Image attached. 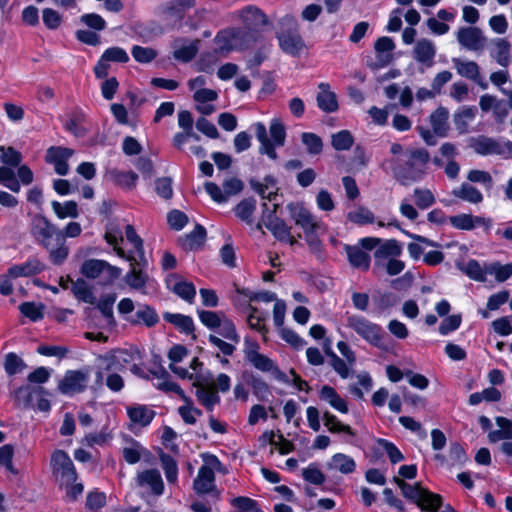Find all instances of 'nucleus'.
Instances as JSON below:
<instances>
[{
	"label": "nucleus",
	"instance_id": "nucleus-29",
	"mask_svg": "<svg viewBox=\"0 0 512 512\" xmlns=\"http://www.w3.org/2000/svg\"><path fill=\"white\" fill-rule=\"evenodd\" d=\"M318 89L316 98L318 107L327 113L335 112L338 109V102L335 93L330 90V85L322 82L318 85Z\"/></svg>",
	"mask_w": 512,
	"mask_h": 512
},
{
	"label": "nucleus",
	"instance_id": "nucleus-24",
	"mask_svg": "<svg viewBox=\"0 0 512 512\" xmlns=\"http://www.w3.org/2000/svg\"><path fill=\"white\" fill-rule=\"evenodd\" d=\"M436 51L433 41L422 38L414 46L413 57L417 62L424 64L426 67H431L434 64Z\"/></svg>",
	"mask_w": 512,
	"mask_h": 512
},
{
	"label": "nucleus",
	"instance_id": "nucleus-54",
	"mask_svg": "<svg viewBox=\"0 0 512 512\" xmlns=\"http://www.w3.org/2000/svg\"><path fill=\"white\" fill-rule=\"evenodd\" d=\"M52 209L60 219H65L67 217L76 218L78 216V206L74 201H66L64 203L53 201Z\"/></svg>",
	"mask_w": 512,
	"mask_h": 512
},
{
	"label": "nucleus",
	"instance_id": "nucleus-12",
	"mask_svg": "<svg viewBox=\"0 0 512 512\" xmlns=\"http://www.w3.org/2000/svg\"><path fill=\"white\" fill-rule=\"evenodd\" d=\"M136 486L149 495L159 497L164 493L165 485L157 469L139 471L135 477Z\"/></svg>",
	"mask_w": 512,
	"mask_h": 512
},
{
	"label": "nucleus",
	"instance_id": "nucleus-25",
	"mask_svg": "<svg viewBox=\"0 0 512 512\" xmlns=\"http://www.w3.org/2000/svg\"><path fill=\"white\" fill-rule=\"evenodd\" d=\"M125 320L132 325L153 327L159 322V316L153 307L141 304L138 306L136 312L133 315L126 316Z\"/></svg>",
	"mask_w": 512,
	"mask_h": 512
},
{
	"label": "nucleus",
	"instance_id": "nucleus-44",
	"mask_svg": "<svg viewBox=\"0 0 512 512\" xmlns=\"http://www.w3.org/2000/svg\"><path fill=\"white\" fill-rule=\"evenodd\" d=\"M108 178L115 184L126 188L132 189L136 186L138 176L132 171L124 172L117 169L110 170L108 172Z\"/></svg>",
	"mask_w": 512,
	"mask_h": 512
},
{
	"label": "nucleus",
	"instance_id": "nucleus-58",
	"mask_svg": "<svg viewBox=\"0 0 512 512\" xmlns=\"http://www.w3.org/2000/svg\"><path fill=\"white\" fill-rule=\"evenodd\" d=\"M486 273L494 275L498 282H504L512 276V263L501 265L500 263H491L486 265Z\"/></svg>",
	"mask_w": 512,
	"mask_h": 512
},
{
	"label": "nucleus",
	"instance_id": "nucleus-52",
	"mask_svg": "<svg viewBox=\"0 0 512 512\" xmlns=\"http://www.w3.org/2000/svg\"><path fill=\"white\" fill-rule=\"evenodd\" d=\"M183 400L185 403L178 408V413L186 424L193 425L196 423L197 418L202 415V412L193 406L189 398L184 397Z\"/></svg>",
	"mask_w": 512,
	"mask_h": 512
},
{
	"label": "nucleus",
	"instance_id": "nucleus-4",
	"mask_svg": "<svg viewBox=\"0 0 512 512\" xmlns=\"http://www.w3.org/2000/svg\"><path fill=\"white\" fill-rule=\"evenodd\" d=\"M257 140L260 142L259 153L267 155L270 159L276 160L278 154L276 147H282L286 140V128L283 122L278 118H273L269 125L270 138L267 135V129L261 122L253 125Z\"/></svg>",
	"mask_w": 512,
	"mask_h": 512
},
{
	"label": "nucleus",
	"instance_id": "nucleus-35",
	"mask_svg": "<svg viewBox=\"0 0 512 512\" xmlns=\"http://www.w3.org/2000/svg\"><path fill=\"white\" fill-rule=\"evenodd\" d=\"M449 112L444 107H439L430 115V124L433 133L440 137H445L449 130L448 125Z\"/></svg>",
	"mask_w": 512,
	"mask_h": 512
},
{
	"label": "nucleus",
	"instance_id": "nucleus-41",
	"mask_svg": "<svg viewBox=\"0 0 512 512\" xmlns=\"http://www.w3.org/2000/svg\"><path fill=\"white\" fill-rule=\"evenodd\" d=\"M250 185L263 199H268L269 201L275 200L278 188L276 187V181L273 177H265L264 182L251 181Z\"/></svg>",
	"mask_w": 512,
	"mask_h": 512
},
{
	"label": "nucleus",
	"instance_id": "nucleus-61",
	"mask_svg": "<svg viewBox=\"0 0 512 512\" xmlns=\"http://www.w3.org/2000/svg\"><path fill=\"white\" fill-rule=\"evenodd\" d=\"M44 306L35 302H24L19 306L20 312L33 322H37L44 317Z\"/></svg>",
	"mask_w": 512,
	"mask_h": 512
},
{
	"label": "nucleus",
	"instance_id": "nucleus-5",
	"mask_svg": "<svg viewBox=\"0 0 512 512\" xmlns=\"http://www.w3.org/2000/svg\"><path fill=\"white\" fill-rule=\"evenodd\" d=\"M204 464L199 468L193 481V489L197 494H210L216 491L215 472L226 474L227 469L214 454H202Z\"/></svg>",
	"mask_w": 512,
	"mask_h": 512
},
{
	"label": "nucleus",
	"instance_id": "nucleus-37",
	"mask_svg": "<svg viewBox=\"0 0 512 512\" xmlns=\"http://www.w3.org/2000/svg\"><path fill=\"white\" fill-rule=\"evenodd\" d=\"M393 481L400 488L402 495L406 499L414 502L416 505L422 502L421 499L426 489L421 486V483L417 482L411 485L399 477H394Z\"/></svg>",
	"mask_w": 512,
	"mask_h": 512
},
{
	"label": "nucleus",
	"instance_id": "nucleus-26",
	"mask_svg": "<svg viewBox=\"0 0 512 512\" xmlns=\"http://www.w3.org/2000/svg\"><path fill=\"white\" fill-rule=\"evenodd\" d=\"M374 48L377 53V62L371 65V67L378 69L387 66L393 59L391 54L395 48L393 40L386 36L380 37L375 42Z\"/></svg>",
	"mask_w": 512,
	"mask_h": 512
},
{
	"label": "nucleus",
	"instance_id": "nucleus-22",
	"mask_svg": "<svg viewBox=\"0 0 512 512\" xmlns=\"http://www.w3.org/2000/svg\"><path fill=\"white\" fill-rule=\"evenodd\" d=\"M108 364L125 371L126 366L134 362H141L142 356L137 348L118 350L104 359Z\"/></svg>",
	"mask_w": 512,
	"mask_h": 512
},
{
	"label": "nucleus",
	"instance_id": "nucleus-47",
	"mask_svg": "<svg viewBox=\"0 0 512 512\" xmlns=\"http://www.w3.org/2000/svg\"><path fill=\"white\" fill-rule=\"evenodd\" d=\"M256 210V200L253 198H247L242 200L235 207V215L248 225H252V215Z\"/></svg>",
	"mask_w": 512,
	"mask_h": 512
},
{
	"label": "nucleus",
	"instance_id": "nucleus-63",
	"mask_svg": "<svg viewBox=\"0 0 512 512\" xmlns=\"http://www.w3.org/2000/svg\"><path fill=\"white\" fill-rule=\"evenodd\" d=\"M467 180L471 183L482 184L486 190H491L494 185V181L491 174L484 170H470L467 174Z\"/></svg>",
	"mask_w": 512,
	"mask_h": 512
},
{
	"label": "nucleus",
	"instance_id": "nucleus-46",
	"mask_svg": "<svg viewBox=\"0 0 512 512\" xmlns=\"http://www.w3.org/2000/svg\"><path fill=\"white\" fill-rule=\"evenodd\" d=\"M105 240L107 241V243L114 247L116 254L120 258H124L130 255L125 253V251L121 247H119V244L123 241V235L122 230L116 225L110 224L107 227V230L105 232Z\"/></svg>",
	"mask_w": 512,
	"mask_h": 512
},
{
	"label": "nucleus",
	"instance_id": "nucleus-50",
	"mask_svg": "<svg viewBox=\"0 0 512 512\" xmlns=\"http://www.w3.org/2000/svg\"><path fill=\"white\" fill-rule=\"evenodd\" d=\"M84 120V113L81 110H74L69 119L65 122V129L77 137H82L86 134L85 128L82 126Z\"/></svg>",
	"mask_w": 512,
	"mask_h": 512
},
{
	"label": "nucleus",
	"instance_id": "nucleus-18",
	"mask_svg": "<svg viewBox=\"0 0 512 512\" xmlns=\"http://www.w3.org/2000/svg\"><path fill=\"white\" fill-rule=\"evenodd\" d=\"M244 34L236 28L225 29L217 33L215 43L217 50L220 52H231L234 50H243L244 42H242Z\"/></svg>",
	"mask_w": 512,
	"mask_h": 512
},
{
	"label": "nucleus",
	"instance_id": "nucleus-8",
	"mask_svg": "<svg viewBox=\"0 0 512 512\" xmlns=\"http://www.w3.org/2000/svg\"><path fill=\"white\" fill-rule=\"evenodd\" d=\"M51 469L61 485L68 486L76 482L77 473L69 455L63 450H56L51 456Z\"/></svg>",
	"mask_w": 512,
	"mask_h": 512
},
{
	"label": "nucleus",
	"instance_id": "nucleus-2",
	"mask_svg": "<svg viewBox=\"0 0 512 512\" xmlns=\"http://www.w3.org/2000/svg\"><path fill=\"white\" fill-rule=\"evenodd\" d=\"M31 233L36 241L49 253L54 265H61L69 255V247L63 231L42 215H35L31 222Z\"/></svg>",
	"mask_w": 512,
	"mask_h": 512
},
{
	"label": "nucleus",
	"instance_id": "nucleus-20",
	"mask_svg": "<svg viewBox=\"0 0 512 512\" xmlns=\"http://www.w3.org/2000/svg\"><path fill=\"white\" fill-rule=\"evenodd\" d=\"M126 413L131 422V426L137 428L149 426L156 416V412L152 407L139 403L127 406Z\"/></svg>",
	"mask_w": 512,
	"mask_h": 512
},
{
	"label": "nucleus",
	"instance_id": "nucleus-1",
	"mask_svg": "<svg viewBox=\"0 0 512 512\" xmlns=\"http://www.w3.org/2000/svg\"><path fill=\"white\" fill-rule=\"evenodd\" d=\"M387 160L393 177L403 186L419 182L426 174L430 154L425 148H404L400 143L390 146Z\"/></svg>",
	"mask_w": 512,
	"mask_h": 512
},
{
	"label": "nucleus",
	"instance_id": "nucleus-51",
	"mask_svg": "<svg viewBox=\"0 0 512 512\" xmlns=\"http://www.w3.org/2000/svg\"><path fill=\"white\" fill-rule=\"evenodd\" d=\"M162 469L169 484H176L178 480V465L175 459L169 454L160 455Z\"/></svg>",
	"mask_w": 512,
	"mask_h": 512
},
{
	"label": "nucleus",
	"instance_id": "nucleus-43",
	"mask_svg": "<svg viewBox=\"0 0 512 512\" xmlns=\"http://www.w3.org/2000/svg\"><path fill=\"white\" fill-rule=\"evenodd\" d=\"M346 218L349 222L359 226L372 224L375 222L374 213L364 206H358L350 210L346 214Z\"/></svg>",
	"mask_w": 512,
	"mask_h": 512
},
{
	"label": "nucleus",
	"instance_id": "nucleus-64",
	"mask_svg": "<svg viewBox=\"0 0 512 512\" xmlns=\"http://www.w3.org/2000/svg\"><path fill=\"white\" fill-rule=\"evenodd\" d=\"M0 161L5 166L18 167L22 162V155L13 147L0 146Z\"/></svg>",
	"mask_w": 512,
	"mask_h": 512
},
{
	"label": "nucleus",
	"instance_id": "nucleus-33",
	"mask_svg": "<svg viewBox=\"0 0 512 512\" xmlns=\"http://www.w3.org/2000/svg\"><path fill=\"white\" fill-rule=\"evenodd\" d=\"M163 318L168 323L174 325L180 333L193 335V338H195V335L193 334L195 326L193 319L190 316L180 313L165 312L163 314Z\"/></svg>",
	"mask_w": 512,
	"mask_h": 512
},
{
	"label": "nucleus",
	"instance_id": "nucleus-40",
	"mask_svg": "<svg viewBox=\"0 0 512 512\" xmlns=\"http://www.w3.org/2000/svg\"><path fill=\"white\" fill-rule=\"evenodd\" d=\"M328 468L342 474H351L356 469L354 459L344 453H336L331 457Z\"/></svg>",
	"mask_w": 512,
	"mask_h": 512
},
{
	"label": "nucleus",
	"instance_id": "nucleus-14",
	"mask_svg": "<svg viewBox=\"0 0 512 512\" xmlns=\"http://www.w3.org/2000/svg\"><path fill=\"white\" fill-rule=\"evenodd\" d=\"M456 38L461 47L473 52L482 51L487 42L482 30L475 26L460 27Z\"/></svg>",
	"mask_w": 512,
	"mask_h": 512
},
{
	"label": "nucleus",
	"instance_id": "nucleus-49",
	"mask_svg": "<svg viewBox=\"0 0 512 512\" xmlns=\"http://www.w3.org/2000/svg\"><path fill=\"white\" fill-rule=\"evenodd\" d=\"M324 425L328 428L331 433H345L349 436H355V432L349 425H345L338 420V418L326 411L323 413Z\"/></svg>",
	"mask_w": 512,
	"mask_h": 512
},
{
	"label": "nucleus",
	"instance_id": "nucleus-34",
	"mask_svg": "<svg viewBox=\"0 0 512 512\" xmlns=\"http://www.w3.org/2000/svg\"><path fill=\"white\" fill-rule=\"evenodd\" d=\"M452 195L471 204H479L484 199L481 191L468 182H463L459 187L454 188Z\"/></svg>",
	"mask_w": 512,
	"mask_h": 512
},
{
	"label": "nucleus",
	"instance_id": "nucleus-56",
	"mask_svg": "<svg viewBox=\"0 0 512 512\" xmlns=\"http://www.w3.org/2000/svg\"><path fill=\"white\" fill-rule=\"evenodd\" d=\"M353 143V136L348 130H341L332 135L331 145L337 151L349 150Z\"/></svg>",
	"mask_w": 512,
	"mask_h": 512
},
{
	"label": "nucleus",
	"instance_id": "nucleus-9",
	"mask_svg": "<svg viewBox=\"0 0 512 512\" xmlns=\"http://www.w3.org/2000/svg\"><path fill=\"white\" fill-rule=\"evenodd\" d=\"M90 379V369L67 370L58 383V390L68 396L82 393L86 390Z\"/></svg>",
	"mask_w": 512,
	"mask_h": 512
},
{
	"label": "nucleus",
	"instance_id": "nucleus-19",
	"mask_svg": "<svg viewBox=\"0 0 512 512\" xmlns=\"http://www.w3.org/2000/svg\"><path fill=\"white\" fill-rule=\"evenodd\" d=\"M74 154V150L61 146L50 147L45 156L47 163L54 165L55 172L58 175L64 176L69 172V165L67 161Z\"/></svg>",
	"mask_w": 512,
	"mask_h": 512
},
{
	"label": "nucleus",
	"instance_id": "nucleus-30",
	"mask_svg": "<svg viewBox=\"0 0 512 512\" xmlns=\"http://www.w3.org/2000/svg\"><path fill=\"white\" fill-rule=\"evenodd\" d=\"M350 265L354 268L367 271L370 267V255L359 246L344 245Z\"/></svg>",
	"mask_w": 512,
	"mask_h": 512
},
{
	"label": "nucleus",
	"instance_id": "nucleus-16",
	"mask_svg": "<svg viewBox=\"0 0 512 512\" xmlns=\"http://www.w3.org/2000/svg\"><path fill=\"white\" fill-rule=\"evenodd\" d=\"M120 372L118 368L105 362V366L96 372L95 384L102 386L105 382V385L110 391L115 393L120 392L125 385Z\"/></svg>",
	"mask_w": 512,
	"mask_h": 512
},
{
	"label": "nucleus",
	"instance_id": "nucleus-11",
	"mask_svg": "<svg viewBox=\"0 0 512 512\" xmlns=\"http://www.w3.org/2000/svg\"><path fill=\"white\" fill-rule=\"evenodd\" d=\"M123 259L129 261L130 270L124 277L125 283L133 290L146 293V285L149 281V275L144 271L147 261H141L140 258L129 255Z\"/></svg>",
	"mask_w": 512,
	"mask_h": 512
},
{
	"label": "nucleus",
	"instance_id": "nucleus-23",
	"mask_svg": "<svg viewBox=\"0 0 512 512\" xmlns=\"http://www.w3.org/2000/svg\"><path fill=\"white\" fill-rule=\"evenodd\" d=\"M244 27L259 32L260 28L268 24L267 16L255 6H247L239 12Z\"/></svg>",
	"mask_w": 512,
	"mask_h": 512
},
{
	"label": "nucleus",
	"instance_id": "nucleus-60",
	"mask_svg": "<svg viewBox=\"0 0 512 512\" xmlns=\"http://www.w3.org/2000/svg\"><path fill=\"white\" fill-rule=\"evenodd\" d=\"M116 301V294L115 293H109L103 295L98 303L97 308L101 312V314L108 320L109 323L114 322V316H113V305Z\"/></svg>",
	"mask_w": 512,
	"mask_h": 512
},
{
	"label": "nucleus",
	"instance_id": "nucleus-13",
	"mask_svg": "<svg viewBox=\"0 0 512 512\" xmlns=\"http://www.w3.org/2000/svg\"><path fill=\"white\" fill-rule=\"evenodd\" d=\"M473 148L480 155H500L512 159V142H499L492 138L481 136L473 143Z\"/></svg>",
	"mask_w": 512,
	"mask_h": 512
},
{
	"label": "nucleus",
	"instance_id": "nucleus-28",
	"mask_svg": "<svg viewBox=\"0 0 512 512\" xmlns=\"http://www.w3.org/2000/svg\"><path fill=\"white\" fill-rule=\"evenodd\" d=\"M451 225L456 229L472 230L478 225H485L490 228L492 225L491 219H486L479 216H472L470 214H459L450 217Z\"/></svg>",
	"mask_w": 512,
	"mask_h": 512
},
{
	"label": "nucleus",
	"instance_id": "nucleus-59",
	"mask_svg": "<svg viewBox=\"0 0 512 512\" xmlns=\"http://www.w3.org/2000/svg\"><path fill=\"white\" fill-rule=\"evenodd\" d=\"M301 140L309 154L318 155L322 152V139L315 133L304 132L301 134Z\"/></svg>",
	"mask_w": 512,
	"mask_h": 512
},
{
	"label": "nucleus",
	"instance_id": "nucleus-53",
	"mask_svg": "<svg viewBox=\"0 0 512 512\" xmlns=\"http://www.w3.org/2000/svg\"><path fill=\"white\" fill-rule=\"evenodd\" d=\"M0 184L14 193L20 192L21 185L10 166H0Z\"/></svg>",
	"mask_w": 512,
	"mask_h": 512
},
{
	"label": "nucleus",
	"instance_id": "nucleus-6",
	"mask_svg": "<svg viewBox=\"0 0 512 512\" xmlns=\"http://www.w3.org/2000/svg\"><path fill=\"white\" fill-rule=\"evenodd\" d=\"M280 25L277 39L281 50L293 57L300 56L305 50V44L298 32L297 21L292 16H285L281 19Z\"/></svg>",
	"mask_w": 512,
	"mask_h": 512
},
{
	"label": "nucleus",
	"instance_id": "nucleus-15",
	"mask_svg": "<svg viewBox=\"0 0 512 512\" xmlns=\"http://www.w3.org/2000/svg\"><path fill=\"white\" fill-rule=\"evenodd\" d=\"M289 208L296 225L304 230L305 235L313 236L322 228V222L303 206H293L291 204Z\"/></svg>",
	"mask_w": 512,
	"mask_h": 512
},
{
	"label": "nucleus",
	"instance_id": "nucleus-39",
	"mask_svg": "<svg viewBox=\"0 0 512 512\" xmlns=\"http://www.w3.org/2000/svg\"><path fill=\"white\" fill-rule=\"evenodd\" d=\"M403 233L409 238L415 240L416 242L409 243L407 246L408 253L413 260H419L421 255L423 254L424 248L421 244H425L431 247H437L438 244L424 236L413 234L409 231L403 230Z\"/></svg>",
	"mask_w": 512,
	"mask_h": 512
},
{
	"label": "nucleus",
	"instance_id": "nucleus-55",
	"mask_svg": "<svg viewBox=\"0 0 512 512\" xmlns=\"http://www.w3.org/2000/svg\"><path fill=\"white\" fill-rule=\"evenodd\" d=\"M421 503L417 504V506L423 512H437L442 504V498L439 494H435L430 492L429 490H425Z\"/></svg>",
	"mask_w": 512,
	"mask_h": 512
},
{
	"label": "nucleus",
	"instance_id": "nucleus-27",
	"mask_svg": "<svg viewBox=\"0 0 512 512\" xmlns=\"http://www.w3.org/2000/svg\"><path fill=\"white\" fill-rule=\"evenodd\" d=\"M319 399L340 413L349 412L347 401L332 386H322L319 390Z\"/></svg>",
	"mask_w": 512,
	"mask_h": 512
},
{
	"label": "nucleus",
	"instance_id": "nucleus-48",
	"mask_svg": "<svg viewBox=\"0 0 512 512\" xmlns=\"http://www.w3.org/2000/svg\"><path fill=\"white\" fill-rule=\"evenodd\" d=\"M71 290L78 300L89 304L96 303V297L84 280L78 279L77 281L72 282Z\"/></svg>",
	"mask_w": 512,
	"mask_h": 512
},
{
	"label": "nucleus",
	"instance_id": "nucleus-31",
	"mask_svg": "<svg viewBox=\"0 0 512 512\" xmlns=\"http://www.w3.org/2000/svg\"><path fill=\"white\" fill-rule=\"evenodd\" d=\"M493 49L491 57L502 67H508L511 62V44L503 38H496L491 42Z\"/></svg>",
	"mask_w": 512,
	"mask_h": 512
},
{
	"label": "nucleus",
	"instance_id": "nucleus-32",
	"mask_svg": "<svg viewBox=\"0 0 512 512\" xmlns=\"http://www.w3.org/2000/svg\"><path fill=\"white\" fill-rule=\"evenodd\" d=\"M44 265L41 261L36 258L29 259L26 262L11 266L8 271L9 275L13 278L29 277L36 275L43 271Z\"/></svg>",
	"mask_w": 512,
	"mask_h": 512
},
{
	"label": "nucleus",
	"instance_id": "nucleus-45",
	"mask_svg": "<svg viewBox=\"0 0 512 512\" xmlns=\"http://www.w3.org/2000/svg\"><path fill=\"white\" fill-rule=\"evenodd\" d=\"M206 238V230L201 225H196L193 231L187 234L183 240V247L188 250H195L200 248Z\"/></svg>",
	"mask_w": 512,
	"mask_h": 512
},
{
	"label": "nucleus",
	"instance_id": "nucleus-17",
	"mask_svg": "<svg viewBox=\"0 0 512 512\" xmlns=\"http://www.w3.org/2000/svg\"><path fill=\"white\" fill-rule=\"evenodd\" d=\"M167 289L176 294L182 300L192 304L196 296V288L192 282L184 280L179 275L171 273L166 279Z\"/></svg>",
	"mask_w": 512,
	"mask_h": 512
},
{
	"label": "nucleus",
	"instance_id": "nucleus-62",
	"mask_svg": "<svg viewBox=\"0 0 512 512\" xmlns=\"http://www.w3.org/2000/svg\"><path fill=\"white\" fill-rule=\"evenodd\" d=\"M377 444L386 453L391 463L396 464L404 460V455L392 442L379 438L377 439Z\"/></svg>",
	"mask_w": 512,
	"mask_h": 512
},
{
	"label": "nucleus",
	"instance_id": "nucleus-21",
	"mask_svg": "<svg viewBox=\"0 0 512 512\" xmlns=\"http://www.w3.org/2000/svg\"><path fill=\"white\" fill-rule=\"evenodd\" d=\"M402 244L396 239H388L382 242L374 252V266L380 267L385 261L398 258L402 255Z\"/></svg>",
	"mask_w": 512,
	"mask_h": 512
},
{
	"label": "nucleus",
	"instance_id": "nucleus-36",
	"mask_svg": "<svg viewBox=\"0 0 512 512\" xmlns=\"http://www.w3.org/2000/svg\"><path fill=\"white\" fill-rule=\"evenodd\" d=\"M198 388L196 396L198 401L206 407L207 410L212 411L214 406L220 402V397L214 387L206 385L204 382L196 383Z\"/></svg>",
	"mask_w": 512,
	"mask_h": 512
},
{
	"label": "nucleus",
	"instance_id": "nucleus-42",
	"mask_svg": "<svg viewBox=\"0 0 512 512\" xmlns=\"http://www.w3.org/2000/svg\"><path fill=\"white\" fill-rule=\"evenodd\" d=\"M45 393V389L41 386H21L13 392V397L18 405L28 407L32 403L34 396H40Z\"/></svg>",
	"mask_w": 512,
	"mask_h": 512
},
{
	"label": "nucleus",
	"instance_id": "nucleus-57",
	"mask_svg": "<svg viewBox=\"0 0 512 512\" xmlns=\"http://www.w3.org/2000/svg\"><path fill=\"white\" fill-rule=\"evenodd\" d=\"M106 261L99 259L86 260L81 266V273L87 278L95 279L102 275Z\"/></svg>",
	"mask_w": 512,
	"mask_h": 512
},
{
	"label": "nucleus",
	"instance_id": "nucleus-10",
	"mask_svg": "<svg viewBox=\"0 0 512 512\" xmlns=\"http://www.w3.org/2000/svg\"><path fill=\"white\" fill-rule=\"evenodd\" d=\"M277 207L278 204L274 203L273 209L270 211L267 207V204L264 203L262 221L265 227L271 231L275 238H277L280 241L288 242L290 245H293L296 242V240L291 235L290 227H288L282 219L278 218L275 215Z\"/></svg>",
	"mask_w": 512,
	"mask_h": 512
},
{
	"label": "nucleus",
	"instance_id": "nucleus-38",
	"mask_svg": "<svg viewBox=\"0 0 512 512\" xmlns=\"http://www.w3.org/2000/svg\"><path fill=\"white\" fill-rule=\"evenodd\" d=\"M452 63L458 75L469 80H476L479 77L480 67L472 60L452 58Z\"/></svg>",
	"mask_w": 512,
	"mask_h": 512
},
{
	"label": "nucleus",
	"instance_id": "nucleus-3",
	"mask_svg": "<svg viewBox=\"0 0 512 512\" xmlns=\"http://www.w3.org/2000/svg\"><path fill=\"white\" fill-rule=\"evenodd\" d=\"M31 233L36 241L49 253L54 265H61L69 255V247L63 231L42 215H35L31 222Z\"/></svg>",
	"mask_w": 512,
	"mask_h": 512
},
{
	"label": "nucleus",
	"instance_id": "nucleus-7",
	"mask_svg": "<svg viewBox=\"0 0 512 512\" xmlns=\"http://www.w3.org/2000/svg\"><path fill=\"white\" fill-rule=\"evenodd\" d=\"M347 327L369 344L380 347L384 331L382 327L364 316L352 314L347 316Z\"/></svg>",
	"mask_w": 512,
	"mask_h": 512
}]
</instances>
